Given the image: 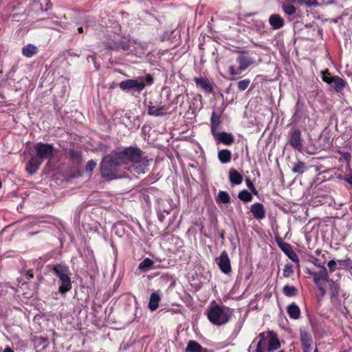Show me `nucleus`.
<instances>
[{"instance_id":"nucleus-1","label":"nucleus","mask_w":352,"mask_h":352,"mask_svg":"<svg viewBox=\"0 0 352 352\" xmlns=\"http://www.w3.org/2000/svg\"><path fill=\"white\" fill-rule=\"evenodd\" d=\"M142 155H104L100 164L102 177L112 180L122 177L119 170L124 164L131 163L132 167H140Z\"/></svg>"},{"instance_id":"nucleus-2","label":"nucleus","mask_w":352,"mask_h":352,"mask_svg":"<svg viewBox=\"0 0 352 352\" xmlns=\"http://www.w3.org/2000/svg\"><path fill=\"white\" fill-rule=\"evenodd\" d=\"M232 315V310L226 306H219L212 303L208 309L207 316L208 320L216 325H222L227 323Z\"/></svg>"},{"instance_id":"nucleus-3","label":"nucleus","mask_w":352,"mask_h":352,"mask_svg":"<svg viewBox=\"0 0 352 352\" xmlns=\"http://www.w3.org/2000/svg\"><path fill=\"white\" fill-rule=\"evenodd\" d=\"M145 43H137L135 40L124 38L118 41H113L105 44V47L111 50H122L139 53L138 48L143 50Z\"/></svg>"},{"instance_id":"nucleus-4","label":"nucleus","mask_w":352,"mask_h":352,"mask_svg":"<svg viewBox=\"0 0 352 352\" xmlns=\"http://www.w3.org/2000/svg\"><path fill=\"white\" fill-rule=\"evenodd\" d=\"M320 268L319 272H309L308 273L313 277V281L318 290L320 295L324 296L327 292L326 286L332 280L330 278L327 268L323 265H318Z\"/></svg>"},{"instance_id":"nucleus-5","label":"nucleus","mask_w":352,"mask_h":352,"mask_svg":"<svg viewBox=\"0 0 352 352\" xmlns=\"http://www.w3.org/2000/svg\"><path fill=\"white\" fill-rule=\"evenodd\" d=\"M236 62L239 64V67L237 68L233 65H230L228 68V72L231 76H237L240 74L252 65L254 60L246 52H240L239 55L237 56Z\"/></svg>"},{"instance_id":"nucleus-6","label":"nucleus","mask_w":352,"mask_h":352,"mask_svg":"<svg viewBox=\"0 0 352 352\" xmlns=\"http://www.w3.org/2000/svg\"><path fill=\"white\" fill-rule=\"evenodd\" d=\"M322 79L338 93L341 92L346 85L344 79L338 76H331L328 71L322 72Z\"/></svg>"},{"instance_id":"nucleus-7","label":"nucleus","mask_w":352,"mask_h":352,"mask_svg":"<svg viewBox=\"0 0 352 352\" xmlns=\"http://www.w3.org/2000/svg\"><path fill=\"white\" fill-rule=\"evenodd\" d=\"M302 142L301 131L297 128H292L288 133L287 145L292 147L295 152L302 153Z\"/></svg>"},{"instance_id":"nucleus-8","label":"nucleus","mask_w":352,"mask_h":352,"mask_svg":"<svg viewBox=\"0 0 352 352\" xmlns=\"http://www.w3.org/2000/svg\"><path fill=\"white\" fill-rule=\"evenodd\" d=\"M270 331L263 332L258 335L250 346L249 350L255 348L256 352H269Z\"/></svg>"},{"instance_id":"nucleus-9","label":"nucleus","mask_w":352,"mask_h":352,"mask_svg":"<svg viewBox=\"0 0 352 352\" xmlns=\"http://www.w3.org/2000/svg\"><path fill=\"white\" fill-rule=\"evenodd\" d=\"M145 83L138 79H129L120 82L119 87L122 90L140 92L145 88Z\"/></svg>"},{"instance_id":"nucleus-10","label":"nucleus","mask_w":352,"mask_h":352,"mask_svg":"<svg viewBox=\"0 0 352 352\" xmlns=\"http://www.w3.org/2000/svg\"><path fill=\"white\" fill-rule=\"evenodd\" d=\"M276 241L278 247L292 261L297 263L299 262L297 254L292 250V246L289 243L283 242L280 238L276 239Z\"/></svg>"},{"instance_id":"nucleus-11","label":"nucleus","mask_w":352,"mask_h":352,"mask_svg":"<svg viewBox=\"0 0 352 352\" xmlns=\"http://www.w3.org/2000/svg\"><path fill=\"white\" fill-rule=\"evenodd\" d=\"M300 340L303 352H311V336L304 328L300 329Z\"/></svg>"},{"instance_id":"nucleus-12","label":"nucleus","mask_w":352,"mask_h":352,"mask_svg":"<svg viewBox=\"0 0 352 352\" xmlns=\"http://www.w3.org/2000/svg\"><path fill=\"white\" fill-rule=\"evenodd\" d=\"M217 263L223 273L228 274L231 272L230 261L226 251L221 252L217 259Z\"/></svg>"},{"instance_id":"nucleus-13","label":"nucleus","mask_w":352,"mask_h":352,"mask_svg":"<svg viewBox=\"0 0 352 352\" xmlns=\"http://www.w3.org/2000/svg\"><path fill=\"white\" fill-rule=\"evenodd\" d=\"M45 156L46 155H33L27 164V171L31 175L35 173L43 162V157Z\"/></svg>"},{"instance_id":"nucleus-14","label":"nucleus","mask_w":352,"mask_h":352,"mask_svg":"<svg viewBox=\"0 0 352 352\" xmlns=\"http://www.w3.org/2000/svg\"><path fill=\"white\" fill-rule=\"evenodd\" d=\"M212 136L217 142L223 143L226 145H230L234 142V137L232 133L218 132Z\"/></svg>"},{"instance_id":"nucleus-15","label":"nucleus","mask_w":352,"mask_h":352,"mask_svg":"<svg viewBox=\"0 0 352 352\" xmlns=\"http://www.w3.org/2000/svg\"><path fill=\"white\" fill-rule=\"evenodd\" d=\"M36 154H52L54 152V146L50 144L38 142L33 146Z\"/></svg>"},{"instance_id":"nucleus-16","label":"nucleus","mask_w":352,"mask_h":352,"mask_svg":"<svg viewBox=\"0 0 352 352\" xmlns=\"http://www.w3.org/2000/svg\"><path fill=\"white\" fill-rule=\"evenodd\" d=\"M52 272L59 278V279L69 276V267L63 264L54 265Z\"/></svg>"},{"instance_id":"nucleus-17","label":"nucleus","mask_w":352,"mask_h":352,"mask_svg":"<svg viewBox=\"0 0 352 352\" xmlns=\"http://www.w3.org/2000/svg\"><path fill=\"white\" fill-rule=\"evenodd\" d=\"M250 211L256 219H263L265 217L264 206L261 203H255L250 207Z\"/></svg>"},{"instance_id":"nucleus-18","label":"nucleus","mask_w":352,"mask_h":352,"mask_svg":"<svg viewBox=\"0 0 352 352\" xmlns=\"http://www.w3.org/2000/svg\"><path fill=\"white\" fill-rule=\"evenodd\" d=\"M269 23L274 30H278L285 25V21L279 14H273L269 17Z\"/></svg>"},{"instance_id":"nucleus-19","label":"nucleus","mask_w":352,"mask_h":352,"mask_svg":"<svg viewBox=\"0 0 352 352\" xmlns=\"http://www.w3.org/2000/svg\"><path fill=\"white\" fill-rule=\"evenodd\" d=\"M194 81L198 87L201 88L206 93H211L212 91L213 87L208 79L202 77L195 78Z\"/></svg>"},{"instance_id":"nucleus-20","label":"nucleus","mask_w":352,"mask_h":352,"mask_svg":"<svg viewBox=\"0 0 352 352\" xmlns=\"http://www.w3.org/2000/svg\"><path fill=\"white\" fill-rule=\"evenodd\" d=\"M221 124V117L216 112L213 111L210 118V129L212 135L218 133V129Z\"/></svg>"},{"instance_id":"nucleus-21","label":"nucleus","mask_w":352,"mask_h":352,"mask_svg":"<svg viewBox=\"0 0 352 352\" xmlns=\"http://www.w3.org/2000/svg\"><path fill=\"white\" fill-rule=\"evenodd\" d=\"M60 280V285H59V292L62 295H65L67 292L70 291L72 289V283L71 278L69 276L59 279Z\"/></svg>"},{"instance_id":"nucleus-22","label":"nucleus","mask_w":352,"mask_h":352,"mask_svg":"<svg viewBox=\"0 0 352 352\" xmlns=\"http://www.w3.org/2000/svg\"><path fill=\"white\" fill-rule=\"evenodd\" d=\"M287 311L289 316L292 319L297 320L300 316V309L299 307L294 302L289 305L287 307Z\"/></svg>"},{"instance_id":"nucleus-23","label":"nucleus","mask_w":352,"mask_h":352,"mask_svg":"<svg viewBox=\"0 0 352 352\" xmlns=\"http://www.w3.org/2000/svg\"><path fill=\"white\" fill-rule=\"evenodd\" d=\"M33 7L36 10L47 11L51 7L50 0H34Z\"/></svg>"},{"instance_id":"nucleus-24","label":"nucleus","mask_w":352,"mask_h":352,"mask_svg":"<svg viewBox=\"0 0 352 352\" xmlns=\"http://www.w3.org/2000/svg\"><path fill=\"white\" fill-rule=\"evenodd\" d=\"M166 108L164 105L155 107V106L148 105V114L153 116H161L165 115Z\"/></svg>"},{"instance_id":"nucleus-25","label":"nucleus","mask_w":352,"mask_h":352,"mask_svg":"<svg viewBox=\"0 0 352 352\" xmlns=\"http://www.w3.org/2000/svg\"><path fill=\"white\" fill-rule=\"evenodd\" d=\"M269 340V352L276 350L280 347V342L277 336L273 331H270Z\"/></svg>"},{"instance_id":"nucleus-26","label":"nucleus","mask_w":352,"mask_h":352,"mask_svg":"<svg viewBox=\"0 0 352 352\" xmlns=\"http://www.w3.org/2000/svg\"><path fill=\"white\" fill-rule=\"evenodd\" d=\"M229 179L230 182L233 185H239L243 181V177L241 174H239V172L236 170L232 169L230 170L229 173Z\"/></svg>"},{"instance_id":"nucleus-27","label":"nucleus","mask_w":352,"mask_h":352,"mask_svg":"<svg viewBox=\"0 0 352 352\" xmlns=\"http://www.w3.org/2000/svg\"><path fill=\"white\" fill-rule=\"evenodd\" d=\"M160 297L157 293L151 294L148 302V307L151 311H155L159 306Z\"/></svg>"},{"instance_id":"nucleus-28","label":"nucleus","mask_w":352,"mask_h":352,"mask_svg":"<svg viewBox=\"0 0 352 352\" xmlns=\"http://www.w3.org/2000/svg\"><path fill=\"white\" fill-rule=\"evenodd\" d=\"M141 151L136 146H130L123 148L122 149L118 148V151H116L114 154H140Z\"/></svg>"},{"instance_id":"nucleus-29","label":"nucleus","mask_w":352,"mask_h":352,"mask_svg":"<svg viewBox=\"0 0 352 352\" xmlns=\"http://www.w3.org/2000/svg\"><path fill=\"white\" fill-rule=\"evenodd\" d=\"M202 350V346L194 340L189 341L186 348V352H201Z\"/></svg>"},{"instance_id":"nucleus-30","label":"nucleus","mask_w":352,"mask_h":352,"mask_svg":"<svg viewBox=\"0 0 352 352\" xmlns=\"http://www.w3.org/2000/svg\"><path fill=\"white\" fill-rule=\"evenodd\" d=\"M37 49L32 44H28L22 48V54L26 57H31L36 53Z\"/></svg>"},{"instance_id":"nucleus-31","label":"nucleus","mask_w":352,"mask_h":352,"mask_svg":"<svg viewBox=\"0 0 352 352\" xmlns=\"http://www.w3.org/2000/svg\"><path fill=\"white\" fill-rule=\"evenodd\" d=\"M306 169L307 166L305 164L300 161L294 162L293 166L292 168V170L293 173L299 174H302Z\"/></svg>"},{"instance_id":"nucleus-32","label":"nucleus","mask_w":352,"mask_h":352,"mask_svg":"<svg viewBox=\"0 0 352 352\" xmlns=\"http://www.w3.org/2000/svg\"><path fill=\"white\" fill-rule=\"evenodd\" d=\"M329 286L330 289L331 298H337L340 292L339 285L333 280H331L329 283Z\"/></svg>"},{"instance_id":"nucleus-33","label":"nucleus","mask_w":352,"mask_h":352,"mask_svg":"<svg viewBox=\"0 0 352 352\" xmlns=\"http://www.w3.org/2000/svg\"><path fill=\"white\" fill-rule=\"evenodd\" d=\"M230 201V195L225 191H220L217 198V203L228 204Z\"/></svg>"},{"instance_id":"nucleus-34","label":"nucleus","mask_w":352,"mask_h":352,"mask_svg":"<svg viewBox=\"0 0 352 352\" xmlns=\"http://www.w3.org/2000/svg\"><path fill=\"white\" fill-rule=\"evenodd\" d=\"M283 292L286 296L292 297L297 295V289L294 286L285 285Z\"/></svg>"},{"instance_id":"nucleus-35","label":"nucleus","mask_w":352,"mask_h":352,"mask_svg":"<svg viewBox=\"0 0 352 352\" xmlns=\"http://www.w3.org/2000/svg\"><path fill=\"white\" fill-rule=\"evenodd\" d=\"M252 23H253V25H254L256 31L259 34H263L265 32V24L264 21H263L261 19H256V20H253Z\"/></svg>"},{"instance_id":"nucleus-36","label":"nucleus","mask_w":352,"mask_h":352,"mask_svg":"<svg viewBox=\"0 0 352 352\" xmlns=\"http://www.w3.org/2000/svg\"><path fill=\"white\" fill-rule=\"evenodd\" d=\"M153 265V261L150 258L144 259L139 265V269L142 271L148 270Z\"/></svg>"},{"instance_id":"nucleus-37","label":"nucleus","mask_w":352,"mask_h":352,"mask_svg":"<svg viewBox=\"0 0 352 352\" xmlns=\"http://www.w3.org/2000/svg\"><path fill=\"white\" fill-rule=\"evenodd\" d=\"M238 197L241 201H243L245 202H249L252 199V196L251 193L246 190L241 191L238 195Z\"/></svg>"},{"instance_id":"nucleus-38","label":"nucleus","mask_w":352,"mask_h":352,"mask_svg":"<svg viewBox=\"0 0 352 352\" xmlns=\"http://www.w3.org/2000/svg\"><path fill=\"white\" fill-rule=\"evenodd\" d=\"M282 8L287 15H292L296 12V8L290 3H283L282 5Z\"/></svg>"},{"instance_id":"nucleus-39","label":"nucleus","mask_w":352,"mask_h":352,"mask_svg":"<svg viewBox=\"0 0 352 352\" xmlns=\"http://www.w3.org/2000/svg\"><path fill=\"white\" fill-rule=\"evenodd\" d=\"M44 21H45V27L52 29V30H58V27L60 26V25L58 24V23L57 21H54L50 19H46Z\"/></svg>"},{"instance_id":"nucleus-40","label":"nucleus","mask_w":352,"mask_h":352,"mask_svg":"<svg viewBox=\"0 0 352 352\" xmlns=\"http://www.w3.org/2000/svg\"><path fill=\"white\" fill-rule=\"evenodd\" d=\"M250 84V80L244 79L238 82V89L239 91H243L245 90Z\"/></svg>"},{"instance_id":"nucleus-41","label":"nucleus","mask_w":352,"mask_h":352,"mask_svg":"<svg viewBox=\"0 0 352 352\" xmlns=\"http://www.w3.org/2000/svg\"><path fill=\"white\" fill-rule=\"evenodd\" d=\"M293 268L292 265L290 264H287L285 265L283 270V276L285 278H289L293 274Z\"/></svg>"},{"instance_id":"nucleus-42","label":"nucleus","mask_w":352,"mask_h":352,"mask_svg":"<svg viewBox=\"0 0 352 352\" xmlns=\"http://www.w3.org/2000/svg\"><path fill=\"white\" fill-rule=\"evenodd\" d=\"M245 183L247 187L249 188V190L251 191V192L254 195H257L258 192L256 189L255 188L253 182L250 180L249 178L245 179Z\"/></svg>"},{"instance_id":"nucleus-43","label":"nucleus","mask_w":352,"mask_h":352,"mask_svg":"<svg viewBox=\"0 0 352 352\" xmlns=\"http://www.w3.org/2000/svg\"><path fill=\"white\" fill-rule=\"evenodd\" d=\"M301 5H306L307 6H317V0H299V3Z\"/></svg>"},{"instance_id":"nucleus-44","label":"nucleus","mask_w":352,"mask_h":352,"mask_svg":"<svg viewBox=\"0 0 352 352\" xmlns=\"http://www.w3.org/2000/svg\"><path fill=\"white\" fill-rule=\"evenodd\" d=\"M96 166V162L94 160H90L86 165V170L91 172Z\"/></svg>"},{"instance_id":"nucleus-45","label":"nucleus","mask_w":352,"mask_h":352,"mask_svg":"<svg viewBox=\"0 0 352 352\" xmlns=\"http://www.w3.org/2000/svg\"><path fill=\"white\" fill-rule=\"evenodd\" d=\"M327 266L331 273L333 272L336 270L337 262L334 260H331L328 262Z\"/></svg>"},{"instance_id":"nucleus-46","label":"nucleus","mask_w":352,"mask_h":352,"mask_svg":"<svg viewBox=\"0 0 352 352\" xmlns=\"http://www.w3.org/2000/svg\"><path fill=\"white\" fill-rule=\"evenodd\" d=\"M219 160L222 163H227L230 161L231 155H218Z\"/></svg>"},{"instance_id":"nucleus-47","label":"nucleus","mask_w":352,"mask_h":352,"mask_svg":"<svg viewBox=\"0 0 352 352\" xmlns=\"http://www.w3.org/2000/svg\"><path fill=\"white\" fill-rule=\"evenodd\" d=\"M145 80L148 84H152L153 82V78L150 74H147L145 76Z\"/></svg>"},{"instance_id":"nucleus-48","label":"nucleus","mask_w":352,"mask_h":352,"mask_svg":"<svg viewBox=\"0 0 352 352\" xmlns=\"http://www.w3.org/2000/svg\"><path fill=\"white\" fill-rule=\"evenodd\" d=\"M344 180L352 186V174L344 177Z\"/></svg>"},{"instance_id":"nucleus-49","label":"nucleus","mask_w":352,"mask_h":352,"mask_svg":"<svg viewBox=\"0 0 352 352\" xmlns=\"http://www.w3.org/2000/svg\"><path fill=\"white\" fill-rule=\"evenodd\" d=\"M39 342L41 343H46L47 340L45 338L43 337H39L38 338Z\"/></svg>"},{"instance_id":"nucleus-50","label":"nucleus","mask_w":352,"mask_h":352,"mask_svg":"<svg viewBox=\"0 0 352 352\" xmlns=\"http://www.w3.org/2000/svg\"><path fill=\"white\" fill-rule=\"evenodd\" d=\"M218 154H230V152L228 150H221L219 152Z\"/></svg>"},{"instance_id":"nucleus-51","label":"nucleus","mask_w":352,"mask_h":352,"mask_svg":"<svg viewBox=\"0 0 352 352\" xmlns=\"http://www.w3.org/2000/svg\"><path fill=\"white\" fill-rule=\"evenodd\" d=\"M87 60L89 62V60H92L93 61L95 60V55H89L87 56Z\"/></svg>"},{"instance_id":"nucleus-52","label":"nucleus","mask_w":352,"mask_h":352,"mask_svg":"<svg viewBox=\"0 0 352 352\" xmlns=\"http://www.w3.org/2000/svg\"><path fill=\"white\" fill-rule=\"evenodd\" d=\"M60 294L59 291L58 292H54V293H52V298L54 299H58V294Z\"/></svg>"},{"instance_id":"nucleus-53","label":"nucleus","mask_w":352,"mask_h":352,"mask_svg":"<svg viewBox=\"0 0 352 352\" xmlns=\"http://www.w3.org/2000/svg\"><path fill=\"white\" fill-rule=\"evenodd\" d=\"M33 274L32 273L31 271H28V279H30V278H33Z\"/></svg>"},{"instance_id":"nucleus-54","label":"nucleus","mask_w":352,"mask_h":352,"mask_svg":"<svg viewBox=\"0 0 352 352\" xmlns=\"http://www.w3.org/2000/svg\"><path fill=\"white\" fill-rule=\"evenodd\" d=\"M3 352H14L13 350H12L10 347H6Z\"/></svg>"},{"instance_id":"nucleus-55","label":"nucleus","mask_w":352,"mask_h":352,"mask_svg":"<svg viewBox=\"0 0 352 352\" xmlns=\"http://www.w3.org/2000/svg\"><path fill=\"white\" fill-rule=\"evenodd\" d=\"M287 1H288V3L290 4L295 2L299 3V0H287Z\"/></svg>"},{"instance_id":"nucleus-56","label":"nucleus","mask_w":352,"mask_h":352,"mask_svg":"<svg viewBox=\"0 0 352 352\" xmlns=\"http://www.w3.org/2000/svg\"><path fill=\"white\" fill-rule=\"evenodd\" d=\"M254 14H255V13H248V14H245V17H250V16H253Z\"/></svg>"},{"instance_id":"nucleus-57","label":"nucleus","mask_w":352,"mask_h":352,"mask_svg":"<svg viewBox=\"0 0 352 352\" xmlns=\"http://www.w3.org/2000/svg\"><path fill=\"white\" fill-rule=\"evenodd\" d=\"M338 263L340 265H344V263H345V261H344V260H339V261H338Z\"/></svg>"},{"instance_id":"nucleus-58","label":"nucleus","mask_w":352,"mask_h":352,"mask_svg":"<svg viewBox=\"0 0 352 352\" xmlns=\"http://www.w3.org/2000/svg\"><path fill=\"white\" fill-rule=\"evenodd\" d=\"M78 32L79 33H82L83 32V28H82V27L78 28Z\"/></svg>"},{"instance_id":"nucleus-59","label":"nucleus","mask_w":352,"mask_h":352,"mask_svg":"<svg viewBox=\"0 0 352 352\" xmlns=\"http://www.w3.org/2000/svg\"><path fill=\"white\" fill-rule=\"evenodd\" d=\"M344 158H345L346 160H350L351 155H344Z\"/></svg>"},{"instance_id":"nucleus-60","label":"nucleus","mask_w":352,"mask_h":352,"mask_svg":"<svg viewBox=\"0 0 352 352\" xmlns=\"http://www.w3.org/2000/svg\"><path fill=\"white\" fill-rule=\"evenodd\" d=\"M314 352H318V349L317 347H316L314 350Z\"/></svg>"},{"instance_id":"nucleus-61","label":"nucleus","mask_w":352,"mask_h":352,"mask_svg":"<svg viewBox=\"0 0 352 352\" xmlns=\"http://www.w3.org/2000/svg\"><path fill=\"white\" fill-rule=\"evenodd\" d=\"M172 156H173L172 155H169V159H170V160H172V158H171V157H172Z\"/></svg>"},{"instance_id":"nucleus-62","label":"nucleus","mask_w":352,"mask_h":352,"mask_svg":"<svg viewBox=\"0 0 352 352\" xmlns=\"http://www.w3.org/2000/svg\"><path fill=\"white\" fill-rule=\"evenodd\" d=\"M172 156H173L172 155H169V159H170V160H172V158H171V157H172Z\"/></svg>"},{"instance_id":"nucleus-63","label":"nucleus","mask_w":352,"mask_h":352,"mask_svg":"<svg viewBox=\"0 0 352 352\" xmlns=\"http://www.w3.org/2000/svg\"><path fill=\"white\" fill-rule=\"evenodd\" d=\"M172 156H173L172 155H169V159H170V160H172V158H171V157H172Z\"/></svg>"},{"instance_id":"nucleus-64","label":"nucleus","mask_w":352,"mask_h":352,"mask_svg":"<svg viewBox=\"0 0 352 352\" xmlns=\"http://www.w3.org/2000/svg\"><path fill=\"white\" fill-rule=\"evenodd\" d=\"M172 156H173L172 155H169V159H170V160H172V158H171V157H172Z\"/></svg>"}]
</instances>
